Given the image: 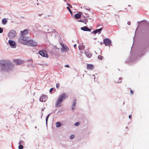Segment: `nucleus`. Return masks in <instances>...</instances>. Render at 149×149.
Wrapping results in <instances>:
<instances>
[{
    "label": "nucleus",
    "instance_id": "a878e982",
    "mask_svg": "<svg viewBox=\"0 0 149 149\" xmlns=\"http://www.w3.org/2000/svg\"><path fill=\"white\" fill-rule=\"evenodd\" d=\"M60 84L59 83H58L56 84V87L57 88H59Z\"/></svg>",
    "mask_w": 149,
    "mask_h": 149
},
{
    "label": "nucleus",
    "instance_id": "aec40b11",
    "mask_svg": "<svg viewBox=\"0 0 149 149\" xmlns=\"http://www.w3.org/2000/svg\"><path fill=\"white\" fill-rule=\"evenodd\" d=\"M79 49L81 50H82L84 49V47L82 45H79Z\"/></svg>",
    "mask_w": 149,
    "mask_h": 149
},
{
    "label": "nucleus",
    "instance_id": "7c9ffc66",
    "mask_svg": "<svg viewBox=\"0 0 149 149\" xmlns=\"http://www.w3.org/2000/svg\"><path fill=\"white\" fill-rule=\"evenodd\" d=\"M23 143V141H21L19 143V144L20 145L22 144Z\"/></svg>",
    "mask_w": 149,
    "mask_h": 149
},
{
    "label": "nucleus",
    "instance_id": "6e6552de",
    "mask_svg": "<svg viewBox=\"0 0 149 149\" xmlns=\"http://www.w3.org/2000/svg\"><path fill=\"white\" fill-rule=\"evenodd\" d=\"M13 61L17 65L22 64L23 63H24L23 61L20 59H14L13 60Z\"/></svg>",
    "mask_w": 149,
    "mask_h": 149
},
{
    "label": "nucleus",
    "instance_id": "c9c22d12",
    "mask_svg": "<svg viewBox=\"0 0 149 149\" xmlns=\"http://www.w3.org/2000/svg\"><path fill=\"white\" fill-rule=\"evenodd\" d=\"M65 67H68V68L69 67V66L68 65H65Z\"/></svg>",
    "mask_w": 149,
    "mask_h": 149
},
{
    "label": "nucleus",
    "instance_id": "412c9836",
    "mask_svg": "<svg viewBox=\"0 0 149 149\" xmlns=\"http://www.w3.org/2000/svg\"><path fill=\"white\" fill-rule=\"evenodd\" d=\"M61 125V123L59 122H57L56 123V125L57 127H59Z\"/></svg>",
    "mask_w": 149,
    "mask_h": 149
},
{
    "label": "nucleus",
    "instance_id": "a211bd4d",
    "mask_svg": "<svg viewBox=\"0 0 149 149\" xmlns=\"http://www.w3.org/2000/svg\"><path fill=\"white\" fill-rule=\"evenodd\" d=\"M76 103V100H74V102H73V104L72 105V109L73 110L74 109V108L75 107V104Z\"/></svg>",
    "mask_w": 149,
    "mask_h": 149
},
{
    "label": "nucleus",
    "instance_id": "72a5a7b5",
    "mask_svg": "<svg viewBox=\"0 0 149 149\" xmlns=\"http://www.w3.org/2000/svg\"><path fill=\"white\" fill-rule=\"evenodd\" d=\"M108 7H111V6H107V7H106L105 9H107V10L109 9L107 8Z\"/></svg>",
    "mask_w": 149,
    "mask_h": 149
},
{
    "label": "nucleus",
    "instance_id": "39448f33",
    "mask_svg": "<svg viewBox=\"0 0 149 149\" xmlns=\"http://www.w3.org/2000/svg\"><path fill=\"white\" fill-rule=\"evenodd\" d=\"M16 34V31L13 30H11L8 34V37L10 39L14 38Z\"/></svg>",
    "mask_w": 149,
    "mask_h": 149
},
{
    "label": "nucleus",
    "instance_id": "1a4fd4ad",
    "mask_svg": "<svg viewBox=\"0 0 149 149\" xmlns=\"http://www.w3.org/2000/svg\"><path fill=\"white\" fill-rule=\"evenodd\" d=\"M47 99V97L46 95L43 94L40 97V102H45Z\"/></svg>",
    "mask_w": 149,
    "mask_h": 149
},
{
    "label": "nucleus",
    "instance_id": "4468645a",
    "mask_svg": "<svg viewBox=\"0 0 149 149\" xmlns=\"http://www.w3.org/2000/svg\"><path fill=\"white\" fill-rule=\"evenodd\" d=\"M81 29L82 30L85 31H91V29L86 26H84V27H81Z\"/></svg>",
    "mask_w": 149,
    "mask_h": 149
},
{
    "label": "nucleus",
    "instance_id": "e433bc0d",
    "mask_svg": "<svg viewBox=\"0 0 149 149\" xmlns=\"http://www.w3.org/2000/svg\"><path fill=\"white\" fill-rule=\"evenodd\" d=\"M76 44H74V47H76Z\"/></svg>",
    "mask_w": 149,
    "mask_h": 149
},
{
    "label": "nucleus",
    "instance_id": "4c0bfd02",
    "mask_svg": "<svg viewBox=\"0 0 149 149\" xmlns=\"http://www.w3.org/2000/svg\"><path fill=\"white\" fill-rule=\"evenodd\" d=\"M93 76L94 77V79H95V75H94V74H93Z\"/></svg>",
    "mask_w": 149,
    "mask_h": 149
},
{
    "label": "nucleus",
    "instance_id": "2eb2a0df",
    "mask_svg": "<svg viewBox=\"0 0 149 149\" xmlns=\"http://www.w3.org/2000/svg\"><path fill=\"white\" fill-rule=\"evenodd\" d=\"M21 33L22 34L21 36H24V35L27 34L28 33V31L27 29H26L23 31H21Z\"/></svg>",
    "mask_w": 149,
    "mask_h": 149
},
{
    "label": "nucleus",
    "instance_id": "2f4dec72",
    "mask_svg": "<svg viewBox=\"0 0 149 149\" xmlns=\"http://www.w3.org/2000/svg\"><path fill=\"white\" fill-rule=\"evenodd\" d=\"M119 79H120V81H117V83H121V78H119Z\"/></svg>",
    "mask_w": 149,
    "mask_h": 149
},
{
    "label": "nucleus",
    "instance_id": "cd10ccee",
    "mask_svg": "<svg viewBox=\"0 0 149 149\" xmlns=\"http://www.w3.org/2000/svg\"><path fill=\"white\" fill-rule=\"evenodd\" d=\"M3 31V29L1 28V27H0V33H2Z\"/></svg>",
    "mask_w": 149,
    "mask_h": 149
},
{
    "label": "nucleus",
    "instance_id": "7ed1b4c3",
    "mask_svg": "<svg viewBox=\"0 0 149 149\" xmlns=\"http://www.w3.org/2000/svg\"><path fill=\"white\" fill-rule=\"evenodd\" d=\"M28 37L25 36H21L19 38V41L21 43L25 45L28 40Z\"/></svg>",
    "mask_w": 149,
    "mask_h": 149
},
{
    "label": "nucleus",
    "instance_id": "c85d7f7f",
    "mask_svg": "<svg viewBox=\"0 0 149 149\" xmlns=\"http://www.w3.org/2000/svg\"><path fill=\"white\" fill-rule=\"evenodd\" d=\"M53 88H51L49 90L50 92L51 93L52 92V91L53 90Z\"/></svg>",
    "mask_w": 149,
    "mask_h": 149
},
{
    "label": "nucleus",
    "instance_id": "bb28decb",
    "mask_svg": "<svg viewBox=\"0 0 149 149\" xmlns=\"http://www.w3.org/2000/svg\"><path fill=\"white\" fill-rule=\"evenodd\" d=\"M79 125V122L76 123L74 124V125L76 126H78Z\"/></svg>",
    "mask_w": 149,
    "mask_h": 149
},
{
    "label": "nucleus",
    "instance_id": "9b49d317",
    "mask_svg": "<svg viewBox=\"0 0 149 149\" xmlns=\"http://www.w3.org/2000/svg\"><path fill=\"white\" fill-rule=\"evenodd\" d=\"M104 42L106 46L109 45L111 43L110 40L108 38L105 39L104 40Z\"/></svg>",
    "mask_w": 149,
    "mask_h": 149
},
{
    "label": "nucleus",
    "instance_id": "b1692460",
    "mask_svg": "<svg viewBox=\"0 0 149 149\" xmlns=\"http://www.w3.org/2000/svg\"><path fill=\"white\" fill-rule=\"evenodd\" d=\"M23 148V146L20 145L18 147V148L19 149H22Z\"/></svg>",
    "mask_w": 149,
    "mask_h": 149
},
{
    "label": "nucleus",
    "instance_id": "f257e3e1",
    "mask_svg": "<svg viewBox=\"0 0 149 149\" xmlns=\"http://www.w3.org/2000/svg\"><path fill=\"white\" fill-rule=\"evenodd\" d=\"M13 67V65L8 61H6L4 63L0 64V69L2 71H9Z\"/></svg>",
    "mask_w": 149,
    "mask_h": 149
},
{
    "label": "nucleus",
    "instance_id": "0eeeda50",
    "mask_svg": "<svg viewBox=\"0 0 149 149\" xmlns=\"http://www.w3.org/2000/svg\"><path fill=\"white\" fill-rule=\"evenodd\" d=\"M39 54L43 57H46L47 58L48 57L47 52L45 50H43L40 51L39 52Z\"/></svg>",
    "mask_w": 149,
    "mask_h": 149
},
{
    "label": "nucleus",
    "instance_id": "ddd939ff",
    "mask_svg": "<svg viewBox=\"0 0 149 149\" xmlns=\"http://www.w3.org/2000/svg\"><path fill=\"white\" fill-rule=\"evenodd\" d=\"M9 43L12 47H15V42L9 40Z\"/></svg>",
    "mask_w": 149,
    "mask_h": 149
},
{
    "label": "nucleus",
    "instance_id": "423d86ee",
    "mask_svg": "<svg viewBox=\"0 0 149 149\" xmlns=\"http://www.w3.org/2000/svg\"><path fill=\"white\" fill-rule=\"evenodd\" d=\"M100 26L101 27L99 29H97L93 31V33L94 34H95L97 33H101V31L102 30L103 28V26L102 25L100 24H97V28H99Z\"/></svg>",
    "mask_w": 149,
    "mask_h": 149
},
{
    "label": "nucleus",
    "instance_id": "dca6fc26",
    "mask_svg": "<svg viewBox=\"0 0 149 149\" xmlns=\"http://www.w3.org/2000/svg\"><path fill=\"white\" fill-rule=\"evenodd\" d=\"M81 16V15L79 14H76L74 15L75 18L77 19L80 18Z\"/></svg>",
    "mask_w": 149,
    "mask_h": 149
},
{
    "label": "nucleus",
    "instance_id": "f704fd0d",
    "mask_svg": "<svg viewBox=\"0 0 149 149\" xmlns=\"http://www.w3.org/2000/svg\"><path fill=\"white\" fill-rule=\"evenodd\" d=\"M127 24L129 25H130V24H131V22H127Z\"/></svg>",
    "mask_w": 149,
    "mask_h": 149
},
{
    "label": "nucleus",
    "instance_id": "20e7f679",
    "mask_svg": "<svg viewBox=\"0 0 149 149\" xmlns=\"http://www.w3.org/2000/svg\"><path fill=\"white\" fill-rule=\"evenodd\" d=\"M25 45L35 47L37 46V44L36 42L33 41L32 40H28L26 42V44Z\"/></svg>",
    "mask_w": 149,
    "mask_h": 149
},
{
    "label": "nucleus",
    "instance_id": "9d476101",
    "mask_svg": "<svg viewBox=\"0 0 149 149\" xmlns=\"http://www.w3.org/2000/svg\"><path fill=\"white\" fill-rule=\"evenodd\" d=\"M61 45L62 46L61 49L62 51L65 52H67L68 51L69 48L67 46L64 45L62 43H61Z\"/></svg>",
    "mask_w": 149,
    "mask_h": 149
},
{
    "label": "nucleus",
    "instance_id": "c756f323",
    "mask_svg": "<svg viewBox=\"0 0 149 149\" xmlns=\"http://www.w3.org/2000/svg\"><path fill=\"white\" fill-rule=\"evenodd\" d=\"M74 137V135H72L70 136V138L71 139H72Z\"/></svg>",
    "mask_w": 149,
    "mask_h": 149
},
{
    "label": "nucleus",
    "instance_id": "f03ea898",
    "mask_svg": "<svg viewBox=\"0 0 149 149\" xmlns=\"http://www.w3.org/2000/svg\"><path fill=\"white\" fill-rule=\"evenodd\" d=\"M67 97V95L65 93L62 94L59 96V97L57 100L55 104L56 106L59 107L62 105V103L63 100H65Z\"/></svg>",
    "mask_w": 149,
    "mask_h": 149
},
{
    "label": "nucleus",
    "instance_id": "5701e85b",
    "mask_svg": "<svg viewBox=\"0 0 149 149\" xmlns=\"http://www.w3.org/2000/svg\"><path fill=\"white\" fill-rule=\"evenodd\" d=\"M50 115V114H48V116L46 117V123L47 124L48 119V118H49V117Z\"/></svg>",
    "mask_w": 149,
    "mask_h": 149
},
{
    "label": "nucleus",
    "instance_id": "393cba45",
    "mask_svg": "<svg viewBox=\"0 0 149 149\" xmlns=\"http://www.w3.org/2000/svg\"><path fill=\"white\" fill-rule=\"evenodd\" d=\"M67 9H68V10H69V11L70 12V14H72V12L71 10H70V8L68 7H67Z\"/></svg>",
    "mask_w": 149,
    "mask_h": 149
},
{
    "label": "nucleus",
    "instance_id": "f8f14e48",
    "mask_svg": "<svg viewBox=\"0 0 149 149\" xmlns=\"http://www.w3.org/2000/svg\"><path fill=\"white\" fill-rule=\"evenodd\" d=\"M86 68L88 70H91L94 69V67L93 64H89L87 65Z\"/></svg>",
    "mask_w": 149,
    "mask_h": 149
},
{
    "label": "nucleus",
    "instance_id": "f3484780",
    "mask_svg": "<svg viewBox=\"0 0 149 149\" xmlns=\"http://www.w3.org/2000/svg\"><path fill=\"white\" fill-rule=\"evenodd\" d=\"M85 54L89 58H91L92 56V54L90 53H89L87 52H85Z\"/></svg>",
    "mask_w": 149,
    "mask_h": 149
},
{
    "label": "nucleus",
    "instance_id": "6ab92c4d",
    "mask_svg": "<svg viewBox=\"0 0 149 149\" xmlns=\"http://www.w3.org/2000/svg\"><path fill=\"white\" fill-rule=\"evenodd\" d=\"M3 24H6L7 22V20L5 18L3 19L2 20Z\"/></svg>",
    "mask_w": 149,
    "mask_h": 149
},
{
    "label": "nucleus",
    "instance_id": "ea45409f",
    "mask_svg": "<svg viewBox=\"0 0 149 149\" xmlns=\"http://www.w3.org/2000/svg\"><path fill=\"white\" fill-rule=\"evenodd\" d=\"M129 118H131V115H130L129 116Z\"/></svg>",
    "mask_w": 149,
    "mask_h": 149
},
{
    "label": "nucleus",
    "instance_id": "58836bf2",
    "mask_svg": "<svg viewBox=\"0 0 149 149\" xmlns=\"http://www.w3.org/2000/svg\"><path fill=\"white\" fill-rule=\"evenodd\" d=\"M69 6H70V8H72V6H71L70 4H69Z\"/></svg>",
    "mask_w": 149,
    "mask_h": 149
},
{
    "label": "nucleus",
    "instance_id": "a19ab883",
    "mask_svg": "<svg viewBox=\"0 0 149 149\" xmlns=\"http://www.w3.org/2000/svg\"><path fill=\"white\" fill-rule=\"evenodd\" d=\"M128 6H130L128 5Z\"/></svg>",
    "mask_w": 149,
    "mask_h": 149
},
{
    "label": "nucleus",
    "instance_id": "473e14b6",
    "mask_svg": "<svg viewBox=\"0 0 149 149\" xmlns=\"http://www.w3.org/2000/svg\"><path fill=\"white\" fill-rule=\"evenodd\" d=\"M130 92L131 94H132V95L134 93H133V91L132 90H131L130 91Z\"/></svg>",
    "mask_w": 149,
    "mask_h": 149
},
{
    "label": "nucleus",
    "instance_id": "4be33fe9",
    "mask_svg": "<svg viewBox=\"0 0 149 149\" xmlns=\"http://www.w3.org/2000/svg\"><path fill=\"white\" fill-rule=\"evenodd\" d=\"M103 58V57L101 55H99L98 56V58L100 60H102Z\"/></svg>",
    "mask_w": 149,
    "mask_h": 149
}]
</instances>
